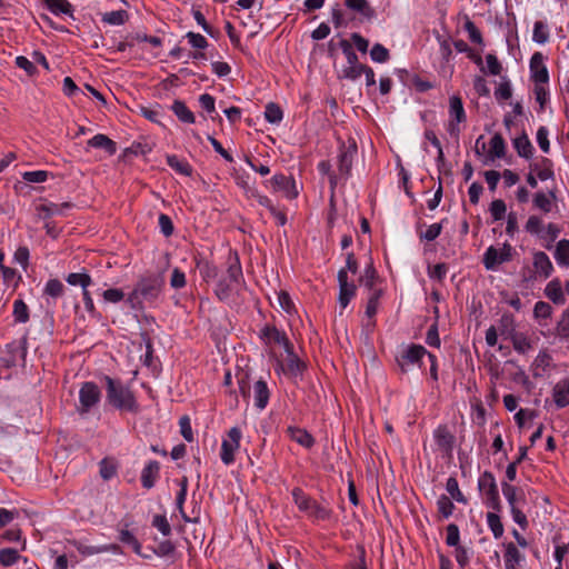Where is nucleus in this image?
<instances>
[{
    "label": "nucleus",
    "instance_id": "obj_51",
    "mask_svg": "<svg viewBox=\"0 0 569 569\" xmlns=\"http://www.w3.org/2000/svg\"><path fill=\"white\" fill-rule=\"evenodd\" d=\"M489 211L495 221L501 220L506 217V203L500 199L493 200L490 204Z\"/></svg>",
    "mask_w": 569,
    "mask_h": 569
},
{
    "label": "nucleus",
    "instance_id": "obj_61",
    "mask_svg": "<svg viewBox=\"0 0 569 569\" xmlns=\"http://www.w3.org/2000/svg\"><path fill=\"white\" fill-rule=\"evenodd\" d=\"M29 258H30L29 249L24 246L19 247L13 254L14 262L20 264L24 270L27 269V267L29 264Z\"/></svg>",
    "mask_w": 569,
    "mask_h": 569
},
{
    "label": "nucleus",
    "instance_id": "obj_12",
    "mask_svg": "<svg viewBox=\"0 0 569 569\" xmlns=\"http://www.w3.org/2000/svg\"><path fill=\"white\" fill-rule=\"evenodd\" d=\"M339 296L338 302L343 310L347 308L351 299L356 296L357 287L352 281H349L347 271L345 269L338 272Z\"/></svg>",
    "mask_w": 569,
    "mask_h": 569
},
{
    "label": "nucleus",
    "instance_id": "obj_18",
    "mask_svg": "<svg viewBox=\"0 0 569 569\" xmlns=\"http://www.w3.org/2000/svg\"><path fill=\"white\" fill-rule=\"evenodd\" d=\"M270 392L263 380H258L253 385V405L258 410H263L269 402Z\"/></svg>",
    "mask_w": 569,
    "mask_h": 569
},
{
    "label": "nucleus",
    "instance_id": "obj_48",
    "mask_svg": "<svg viewBox=\"0 0 569 569\" xmlns=\"http://www.w3.org/2000/svg\"><path fill=\"white\" fill-rule=\"evenodd\" d=\"M49 172L46 170L26 171L22 179L29 183H42L48 180Z\"/></svg>",
    "mask_w": 569,
    "mask_h": 569
},
{
    "label": "nucleus",
    "instance_id": "obj_8",
    "mask_svg": "<svg viewBox=\"0 0 569 569\" xmlns=\"http://www.w3.org/2000/svg\"><path fill=\"white\" fill-rule=\"evenodd\" d=\"M292 497L299 510L308 513L309 516L315 517L317 519H325L328 516L327 510L318 506L313 500H311L307 495H305L301 489H293Z\"/></svg>",
    "mask_w": 569,
    "mask_h": 569
},
{
    "label": "nucleus",
    "instance_id": "obj_28",
    "mask_svg": "<svg viewBox=\"0 0 569 569\" xmlns=\"http://www.w3.org/2000/svg\"><path fill=\"white\" fill-rule=\"evenodd\" d=\"M555 200L556 196L553 192H538L535 194L533 204L537 209L543 211L545 213H548L552 210Z\"/></svg>",
    "mask_w": 569,
    "mask_h": 569
},
{
    "label": "nucleus",
    "instance_id": "obj_49",
    "mask_svg": "<svg viewBox=\"0 0 569 569\" xmlns=\"http://www.w3.org/2000/svg\"><path fill=\"white\" fill-rule=\"evenodd\" d=\"M99 472L103 480H110L117 475V466L108 459H102Z\"/></svg>",
    "mask_w": 569,
    "mask_h": 569
},
{
    "label": "nucleus",
    "instance_id": "obj_13",
    "mask_svg": "<svg viewBox=\"0 0 569 569\" xmlns=\"http://www.w3.org/2000/svg\"><path fill=\"white\" fill-rule=\"evenodd\" d=\"M466 120V112L461 99L458 96H451L449 99V124L448 130L451 134L459 131L458 124Z\"/></svg>",
    "mask_w": 569,
    "mask_h": 569
},
{
    "label": "nucleus",
    "instance_id": "obj_30",
    "mask_svg": "<svg viewBox=\"0 0 569 569\" xmlns=\"http://www.w3.org/2000/svg\"><path fill=\"white\" fill-rule=\"evenodd\" d=\"M502 493L509 505L510 508L521 506V502L523 501V497L521 493L518 492L517 488L503 482L502 483Z\"/></svg>",
    "mask_w": 569,
    "mask_h": 569
},
{
    "label": "nucleus",
    "instance_id": "obj_31",
    "mask_svg": "<svg viewBox=\"0 0 569 569\" xmlns=\"http://www.w3.org/2000/svg\"><path fill=\"white\" fill-rule=\"evenodd\" d=\"M435 441L442 450H449L452 446V436L446 427H438L433 433Z\"/></svg>",
    "mask_w": 569,
    "mask_h": 569
},
{
    "label": "nucleus",
    "instance_id": "obj_59",
    "mask_svg": "<svg viewBox=\"0 0 569 569\" xmlns=\"http://www.w3.org/2000/svg\"><path fill=\"white\" fill-rule=\"evenodd\" d=\"M515 148L520 157L529 158L532 154V146L527 138H519L515 141Z\"/></svg>",
    "mask_w": 569,
    "mask_h": 569
},
{
    "label": "nucleus",
    "instance_id": "obj_60",
    "mask_svg": "<svg viewBox=\"0 0 569 569\" xmlns=\"http://www.w3.org/2000/svg\"><path fill=\"white\" fill-rule=\"evenodd\" d=\"M186 39L188 40V43L194 49H204L208 46L207 39L200 33L188 32L186 34Z\"/></svg>",
    "mask_w": 569,
    "mask_h": 569
},
{
    "label": "nucleus",
    "instance_id": "obj_62",
    "mask_svg": "<svg viewBox=\"0 0 569 569\" xmlns=\"http://www.w3.org/2000/svg\"><path fill=\"white\" fill-rule=\"evenodd\" d=\"M179 427H180V432H181L182 437L184 438V440H187L188 442H191L193 440V433H192L190 418L188 416H182L179 419Z\"/></svg>",
    "mask_w": 569,
    "mask_h": 569
},
{
    "label": "nucleus",
    "instance_id": "obj_46",
    "mask_svg": "<svg viewBox=\"0 0 569 569\" xmlns=\"http://www.w3.org/2000/svg\"><path fill=\"white\" fill-rule=\"evenodd\" d=\"M366 66L362 64H346L341 69V77L349 80H357L360 78Z\"/></svg>",
    "mask_w": 569,
    "mask_h": 569
},
{
    "label": "nucleus",
    "instance_id": "obj_36",
    "mask_svg": "<svg viewBox=\"0 0 569 569\" xmlns=\"http://www.w3.org/2000/svg\"><path fill=\"white\" fill-rule=\"evenodd\" d=\"M66 280L71 286H80L82 291L88 289L92 282L91 277L88 273L81 272L69 273Z\"/></svg>",
    "mask_w": 569,
    "mask_h": 569
},
{
    "label": "nucleus",
    "instance_id": "obj_55",
    "mask_svg": "<svg viewBox=\"0 0 569 569\" xmlns=\"http://www.w3.org/2000/svg\"><path fill=\"white\" fill-rule=\"evenodd\" d=\"M377 279V273L372 264L366 267L362 276L360 277V283L368 287L371 291L375 290V282Z\"/></svg>",
    "mask_w": 569,
    "mask_h": 569
},
{
    "label": "nucleus",
    "instance_id": "obj_20",
    "mask_svg": "<svg viewBox=\"0 0 569 569\" xmlns=\"http://www.w3.org/2000/svg\"><path fill=\"white\" fill-rule=\"evenodd\" d=\"M88 146L91 148L104 150L108 156H113L117 152V143L102 133H98L89 139Z\"/></svg>",
    "mask_w": 569,
    "mask_h": 569
},
{
    "label": "nucleus",
    "instance_id": "obj_17",
    "mask_svg": "<svg viewBox=\"0 0 569 569\" xmlns=\"http://www.w3.org/2000/svg\"><path fill=\"white\" fill-rule=\"evenodd\" d=\"M228 278V289L230 291L237 289L242 278V270L239 263L238 256L236 253H230L229 256Z\"/></svg>",
    "mask_w": 569,
    "mask_h": 569
},
{
    "label": "nucleus",
    "instance_id": "obj_3",
    "mask_svg": "<svg viewBox=\"0 0 569 569\" xmlns=\"http://www.w3.org/2000/svg\"><path fill=\"white\" fill-rule=\"evenodd\" d=\"M515 252L513 247L508 242L488 247L482 259L485 268L491 271L498 270L502 263L512 260Z\"/></svg>",
    "mask_w": 569,
    "mask_h": 569
},
{
    "label": "nucleus",
    "instance_id": "obj_5",
    "mask_svg": "<svg viewBox=\"0 0 569 569\" xmlns=\"http://www.w3.org/2000/svg\"><path fill=\"white\" fill-rule=\"evenodd\" d=\"M428 355H430L425 347L419 345H411L405 347L399 356L397 357V361L399 367L402 371H408L411 369V367L418 365L420 366V362L425 357L428 358Z\"/></svg>",
    "mask_w": 569,
    "mask_h": 569
},
{
    "label": "nucleus",
    "instance_id": "obj_52",
    "mask_svg": "<svg viewBox=\"0 0 569 569\" xmlns=\"http://www.w3.org/2000/svg\"><path fill=\"white\" fill-rule=\"evenodd\" d=\"M63 283L58 279H50L44 287V293L52 297L58 298L63 293Z\"/></svg>",
    "mask_w": 569,
    "mask_h": 569
},
{
    "label": "nucleus",
    "instance_id": "obj_11",
    "mask_svg": "<svg viewBox=\"0 0 569 569\" xmlns=\"http://www.w3.org/2000/svg\"><path fill=\"white\" fill-rule=\"evenodd\" d=\"M357 156V146L355 141L342 144L339 153V178L347 179L350 174L353 160Z\"/></svg>",
    "mask_w": 569,
    "mask_h": 569
},
{
    "label": "nucleus",
    "instance_id": "obj_44",
    "mask_svg": "<svg viewBox=\"0 0 569 569\" xmlns=\"http://www.w3.org/2000/svg\"><path fill=\"white\" fill-rule=\"evenodd\" d=\"M437 508H438L439 513L445 519H448L453 512L455 505L449 497L442 495L437 500Z\"/></svg>",
    "mask_w": 569,
    "mask_h": 569
},
{
    "label": "nucleus",
    "instance_id": "obj_38",
    "mask_svg": "<svg viewBox=\"0 0 569 569\" xmlns=\"http://www.w3.org/2000/svg\"><path fill=\"white\" fill-rule=\"evenodd\" d=\"M487 525L496 539L500 538L503 535L502 522L500 520V517L496 512L487 513Z\"/></svg>",
    "mask_w": 569,
    "mask_h": 569
},
{
    "label": "nucleus",
    "instance_id": "obj_22",
    "mask_svg": "<svg viewBox=\"0 0 569 569\" xmlns=\"http://www.w3.org/2000/svg\"><path fill=\"white\" fill-rule=\"evenodd\" d=\"M46 7L56 16L73 17V6L68 0H43Z\"/></svg>",
    "mask_w": 569,
    "mask_h": 569
},
{
    "label": "nucleus",
    "instance_id": "obj_64",
    "mask_svg": "<svg viewBox=\"0 0 569 569\" xmlns=\"http://www.w3.org/2000/svg\"><path fill=\"white\" fill-rule=\"evenodd\" d=\"M346 6L359 13L369 14L370 8L367 0H345Z\"/></svg>",
    "mask_w": 569,
    "mask_h": 569
},
{
    "label": "nucleus",
    "instance_id": "obj_58",
    "mask_svg": "<svg viewBox=\"0 0 569 569\" xmlns=\"http://www.w3.org/2000/svg\"><path fill=\"white\" fill-rule=\"evenodd\" d=\"M124 292L118 288H110L102 292L104 302L118 303L124 299Z\"/></svg>",
    "mask_w": 569,
    "mask_h": 569
},
{
    "label": "nucleus",
    "instance_id": "obj_40",
    "mask_svg": "<svg viewBox=\"0 0 569 569\" xmlns=\"http://www.w3.org/2000/svg\"><path fill=\"white\" fill-rule=\"evenodd\" d=\"M512 345L515 350L519 353H527L532 349L530 339L523 333L513 335Z\"/></svg>",
    "mask_w": 569,
    "mask_h": 569
},
{
    "label": "nucleus",
    "instance_id": "obj_24",
    "mask_svg": "<svg viewBox=\"0 0 569 569\" xmlns=\"http://www.w3.org/2000/svg\"><path fill=\"white\" fill-rule=\"evenodd\" d=\"M525 560V556L513 543L506 546L505 565L507 569H516Z\"/></svg>",
    "mask_w": 569,
    "mask_h": 569
},
{
    "label": "nucleus",
    "instance_id": "obj_25",
    "mask_svg": "<svg viewBox=\"0 0 569 569\" xmlns=\"http://www.w3.org/2000/svg\"><path fill=\"white\" fill-rule=\"evenodd\" d=\"M546 296L555 303H565V291L561 282L558 279H553L545 288Z\"/></svg>",
    "mask_w": 569,
    "mask_h": 569
},
{
    "label": "nucleus",
    "instance_id": "obj_27",
    "mask_svg": "<svg viewBox=\"0 0 569 569\" xmlns=\"http://www.w3.org/2000/svg\"><path fill=\"white\" fill-rule=\"evenodd\" d=\"M505 154V141L499 134H495L488 142L487 160L493 161Z\"/></svg>",
    "mask_w": 569,
    "mask_h": 569
},
{
    "label": "nucleus",
    "instance_id": "obj_33",
    "mask_svg": "<svg viewBox=\"0 0 569 569\" xmlns=\"http://www.w3.org/2000/svg\"><path fill=\"white\" fill-rule=\"evenodd\" d=\"M264 118L271 124H279L282 121L283 113L276 103H268L264 109Z\"/></svg>",
    "mask_w": 569,
    "mask_h": 569
},
{
    "label": "nucleus",
    "instance_id": "obj_6",
    "mask_svg": "<svg viewBox=\"0 0 569 569\" xmlns=\"http://www.w3.org/2000/svg\"><path fill=\"white\" fill-rule=\"evenodd\" d=\"M478 487L482 493L486 503L493 510L499 509V492L496 483V479L492 473L486 471L478 480Z\"/></svg>",
    "mask_w": 569,
    "mask_h": 569
},
{
    "label": "nucleus",
    "instance_id": "obj_21",
    "mask_svg": "<svg viewBox=\"0 0 569 569\" xmlns=\"http://www.w3.org/2000/svg\"><path fill=\"white\" fill-rule=\"evenodd\" d=\"M552 397L558 408H563L569 405V380L563 379L556 383L552 391Z\"/></svg>",
    "mask_w": 569,
    "mask_h": 569
},
{
    "label": "nucleus",
    "instance_id": "obj_26",
    "mask_svg": "<svg viewBox=\"0 0 569 569\" xmlns=\"http://www.w3.org/2000/svg\"><path fill=\"white\" fill-rule=\"evenodd\" d=\"M530 170L541 181H546L553 177L551 162L546 158H542L539 162L532 163L530 166Z\"/></svg>",
    "mask_w": 569,
    "mask_h": 569
},
{
    "label": "nucleus",
    "instance_id": "obj_4",
    "mask_svg": "<svg viewBox=\"0 0 569 569\" xmlns=\"http://www.w3.org/2000/svg\"><path fill=\"white\" fill-rule=\"evenodd\" d=\"M101 400V390L92 381H86L79 389V405L77 411L80 415L88 413L92 408L99 405Z\"/></svg>",
    "mask_w": 569,
    "mask_h": 569
},
{
    "label": "nucleus",
    "instance_id": "obj_15",
    "mask_svg": "<svg viewBox=\"0 0 569 569\" xmlns=\"http://www.w3.org/2000/svg\"><path fill=\"white\" fill-rule=\"evenodd\" d=\"M71 207L70 203L42 202L36 207V216L38 219L49 221L53 216H62L66 210Z\"/></svg>",
    "mask_w": 569,
    "mask_h": 569
},
{
    "label": "nucleus",
    "instance_id": "obj_16",
    "mask_svg": "<svg viewBox=\"0 0 569 569\" xmlns=\"http://www.w3.org/2000/svg\"><path fill=\"white\" fill-rule=\"evenodd\" d=\"M159 473H160L159 462L156 460H149L144 465V467L141 471L140 479H141L142 487L146 489H151L156 485V482L159 478Z\"/></svg>",
    "mask_w": 569,
    "mask_h": 569
},
{
    "label": "nucleus",
    "instance_id": "obj_1",
    "mask_svg": "<svg viewBox=\"0 0 569 569\" xmlns=\"http://www.w3.org/2000/svg\"><path fill=\"white\" fill-rule=\"evenodd\" d=\"M107 402L119 411L138 413L140 405L133 391L121 380L113 379L109 376L104 377Z\"/></svg>",
    "mask_w": 569,
    "mask_h": 569
},
{
    "label": "nucleus",
    "instance_id": "obj_14",
    "mask_svg": "<svg viewBox=\"0 0 569 569\" xmlns=\"http://www.w3.org/2000/svg\"><path fill=\"white\" fill-rule=\"evenodd\" d=\"M532 267L535 278L540 279H548L555 270L550 258L543 251L532 253Z\"/></svg>",
    "mask_w": 569,
    "mask_h": 569
},
{
    "label": "nucleus",
    "instance_id": "obj_47",
    "mask_svg": "<svg viewBox=\"0 0 569 569\" xmlns=\"http://www.w3.org/2000/svg\"><path fill=\"white\" fill-rule=\"evenodd\" d=\"M446 490L450 495V497L457 502H466V499L459 489V485L456 478H448L446 482Z\"/></svg>",
    "mask_w": 569,
    "mask_h": 569
},
{
    "label": "nucleus",
    "instance_id": "obj_10",
    "mask_svg": "<svg viewBox=\"0 0 569 569\" xmlns=\"http://www.w3.org/2000/svg\"><path fill=\"white\" fill-rule=\"evenodd\" d=\"M530 78L535 84H549V72L546 58L541 52H535L529 63Z\"/></svg>",
    "mask_w": 569,
    "mask_h": 569
},
{
    "label": "nucleus",
    "instance_id": "obj_43",
    "mask_svg": "<svg viewBox=\"0 0 569 569\" xmlns=\"http://www.w3.org/2000/svg\"><path fill=\"white\" fill-rule=\"evenodd\" d=\"M119 540L132 548L137 555H141L142 546L138 539L129 530H121L119 533Z\"/></svg>",
    "mask_w": 569,
    "mask_h": 569
},
{
    "label": "nucleus",
    "instance_id": "obj_42",
    "mask_svg": "<svg viewBox=\"0 0 569 569\" xmlns=\"http://www.w3.org/2000/svg\"><path fill=\"white\" fill-rule=\"evenodd\" d=\"M20 558L18 550L13 548L0 549V563L3 567L13 566Z\"/></svg>",
    "mask_w": 569,
    "mask_h": 569
},
{
    "label": "nucleus",
    "instance_id": "obj_9",
    "mask_svg": "<svg viewBox=\"0 0 569 569\" xmlns=\"http://www.w3.org/2000/svg\"><path fill=\"white\" fill-rule=\"evenodd\" d=\"M241 431L238 428H231L221 443V460L224 465H231L234 461V455L240 447Z\"/></svg>",
    "mask_w": 569,
    "mask_h": 569
},
{
    "label": "nucleus",
    "instance_id": "obj_63",
    "mask_svg": "<svg viewBox=\"0 0 569 569\" xmlns=\"http://www.w3.org/2000/svg\"><path fill=\"white\" fill-rule=\"evenodd\" d=\"M507 224H506V233L513 238V236L518 232V216L515 211H510L507 216Z\"/></svg>",
    "mask_w": 569,
    "mask_h": 569
},
{
    "label": "nucleus",
    "instance_id": "obj_37",
    "mask_svg": "<svg viewBox=\"0 0 569 569\" xmlns=\"http://www.w3.org/2000/svg\"><path fill=\"white\" fill-rule=\"evenodd\" d=\"M525 229L532 236L542 237L545 230L543 221L538 216H530L526 222Z\"/></svg>",
    "mask_w": 569,
    "mask_h": 569
},
{
    "label": "nucleus",
    "instance_id": "obj_23",
    "mask_svg": "<svg viewBox=\"0 0 569 569\" xmlns=\"http://www.w3.org/2000/svg\"><path fill=\"white\" fill-rule=\"evenodd\" d=\"M553 258L560 268L569 267V240L561 239L557 242L553 251Z\"/></svg>",
    "mask_w": 569,
    "mask_h": 569
},
{
    "label": "nucleus",
    "instance_id": "obj_7",
    "mask_svg": "<svg viewBox=\"0 0 569 569\" xmlns=\"http://www.w3.org/2000/svg\"><path fill=\"white\" fill-rule=\"evenodd\" d=\"M267 187L273 192H280L287 199H295L299 194L297 182L291 177L284 174H274L266 182Z\"/></svg>",
    "mask_w": 569,
    "mask_h": 569
},
{
    "label": "nucleus",
    "instance_id": "obj_50",
    "mask_svg": "<svg viewBox=\"0 0 569 569\" xmlns=\"http://www.w3.org/2000/svg\"><path fill=\"white\" fill-rule=\"evenodd\" d=\"M371 60L378 63H383L389 59V51L380 43H376L370 50Z\"/></svg>",
    "mask_w": 569,
    "mask_h": 569
},
{
    "label": "nucleus",
    "instance_id": "obj_45",
    "mask_svg": "<svg viewBox=\"0 0 569 569\" xmlns=\"http://www.w3.org/2000/svg\"><path fill=\"white\" fill-rule=\"evenodd\" d=\"M68 542L73 546L83 557H90L100 553L99 546H89L81 540H69Z\"/></svg>",
    "mask_w": 569,
    "mask_h": 569
},
{
    "label": "nucleus",
    "instance_id": "obj_57",
    "mask_svg": "<svg viewBox=\"0 0 569 569\" xmlns=\"http://www.w3.org/2000/svg\"><path fill=\"white\" fill-rule=\"evenodd\" d=\"M167 162L170 166V168H172L173 170L181 174L188 176L190 173V166L187 162L180 160L176 156H169L167 158Z\"/></svg>",
    "mask_w": 569,
    "mask_h": 569
},
{
    "label": "nucleus",
    "instance_id": "obj_54",
    "mask_svg": "<svg viewBox=\"0 0 569 569\" xmlns=\"http://www.w3.org/2000/svg\"><path fill=\"white\" fill-rule=\"evenodd\" d=\"M501 63L498 61L497 57L492 53L486 56V67L485 71L491 76H498L501 72Z\"/></svg>",
    "mask_w": 569,
    "mask_h": 569
},
{
    "label": "nucleus",
    "instance_id": "obj_19",
    "mask_svg": "<svg viewBox=\"0 0 569 569\" xmlns=\"http://www.w3.org/2000/svg\"><path fill=\"white\" fill-rule=\"evenodd\" d=\"M382 295L381 289H375L370 292L367 307H366V317L367 320L365 322V327L370 330L373 327V317L377 313L379 299Z\"/></svg>",
    "mask_w": 569,
    "mask_h": 569
},
{
    "label": "nucleus",
    "instance_id": "obj_53",
    "mask_svg": "<svg viewBox=\"0 0 569 569\" xmlns=\"http://www.w3.org/2000/svg\"><path fill=\"white\" fill-rule=\"evenodd\" d=\"M152 526L163 536H169L171 533V526L164 515H154L152 518Z\"/></svg>",
    "mask_w": 569,
    "mask_h": 569
},
{
    "label": "nucleus",
    "instance_id": "obj_56",
    "mask_svg": "<svg viewBox=\"0 0 569 569\" xmlns=\"http://www.w3.org/2000/svg\"><path fill=\"white\" fill-rule=\"evenodd\" d=\"M549 84H535L533 93L536 101L540 104V108L543 109L546 103L549 100Z\"/></svg>",
    "mask_w": 569,
    "mask_h": 569
},
{
    "label": "nucleus",
    "instance_id": "obj_41",
    "mask_svg": "<svg viewBox=\"0 0 569 569\" xmlns=\"http://www.w3.org/2000/svg\"><path fill=\"white\" fill-rule=\"evenodd\" d=\"M277 301L279 307L289 316H292L296 313V307L295 303L286 291H279L277 292Z\"/></svg>",
    "mask_w": 569,
    "mask_h": 569
},
{
    "label": "nucleus",
    "instance_id": "obj_2",
    "mask_svg": "<svg viewBox=\"0 0 569 569\" xmlns=\"http://www.w3.org/2000/svg\"><path fill=\"white\" fill-rule=\"evenodd\" d=\"M160 293V283L156 278H143L127 297L131 309L140 310L144 301H153Z\"/></svg>",
    "mask_w": 569,
    "mask_h": 569
},
{
    "label": "nucleus",
    "instance_id": "obj_32",
    "mask_svg": "<svg viewBox=\"0 0 569 569\" xmlns=\"http://www.w3.org/2000/svg\"><path fill=\"white\" fill-rule=\"evenodd\" d=\"M171 110L177 116V118L179 120H181L182 122H186V123L194 122L193 113L189 110V108L182 101L176 100L172 103Z\"/></svg>",
    "mask_w": 569,
    "mask_h": 569
},
{
    "label": "nucleus",
    "instance_id": "obj_35",
    "mask_svg": "<svg viewBox=\"0 0 569 569\" xmlns=\"http://www.w3.org/2000/svg\"><path fill=\"white\" fill-rule=\"evenodd\" d=\"M128 19V13L124 10H116L106 12L102 17V21L110 26H121Z\"/></svg>",
    "mask_w": 569,
    "mask_h": 569
},
{
    "label": "nucleus",
    "instance_id": "obj_34",
    "mask_svg": "<svg viewBox=\"0 0 569 569\" xmlns=\"http://www.w3.org/2000/svg\"><path fill=\"white\" fill-rule=\"evenodd\" d=\"M549 39V30L542 21H536L533 24L532 40L536 43L545 44Z\"/></svg>",
    "mask_w": 569,
    "mask_h": 569
},
{
    "label": "nucleus",
    "instance_id": "obj_39",
    "mask_svg": "<svg viewBox=\"0 0 569 569\" xmlns=\"http://www.w3.org/2000/svg\"><path fill=\"white\" fill-rule=\"evenodd\" d=\"M13 317L19 323H26L29 320V309L23 300L17 299L13 302Z\"/></svg>",
    "mask_w": 569,
    "mask_h": 569
},
{
    "label": "nucleus",
    "instance_id": "obj_29",
    "mask_svg": "<svg viewBox=\"0 0 569 569\" xmlns=\"http://www.w3.org/2000/svg\"><path fill=\"white\" fill-rule=\"evenodd\" d=\"M288 435L291 438V440L296 441L297 443L305 448H310L313 445V438L305 429L289 427Z\"/></svg>",
    "mask_w": 569,
    "mask_h": 569
}]
</instances>
